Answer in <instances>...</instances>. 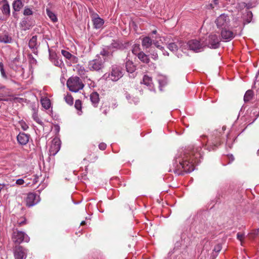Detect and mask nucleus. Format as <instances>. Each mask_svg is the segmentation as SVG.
I'll return each mask as SVG.
<instances>
[{
	"mask_svg": "<svg viewBox=\"0 0 259 259\" xmlns=\"http://www.w3.org/2000/svg\"><path fill=\"white\" fill-rule=\"evenodd\" d=\"M201 148L190 147L179 151L176 157L174 170L175 173L182 174V171L189 173L194 169V163H198L202 157Z\"/></svg>",
	"mask_w": 259,
	"mask_h": 259,
	"instance_id": "1",
	"label": "nucleus"
},
{
	"mask_svg": "<svg viewBox=\"0 0 259 259\" xmlns=\"http://www.w3.org/2000/svg\"><path fill=\"white\" fill-rule=\"evenodd\" d=\"M67 86L70 91L76 93L83 89L84 84L79 77L72 76L68 79Z\"/></svg>",
	"mask_w": 259,
	"mask_h": 259,
	"instance_id": "2",
	"label": "nucleus"
},
{
	"mask_svg": "<svg viewBox=\"0 0 259 259\" xmlns=\"http://www.w3.org/2000/svg\"><path fill=\"white\" fill-rule=\"evenodd\" d=\"M105 62V58L97 55L95 59L89 62L88 68L91 71H99L104 67Z\"/></svg>",
	"mask_w": 259,
	"mask_h": 259,
	"instance_id": "3",
	"label": "nucleus"
},
{
	"mask_svg": "<svg viewBox=\"0 0 259 259\" xmlns=\"http://www.w3.org/2000/svg\"><path fill=\"white\" fill-rule=\"evenodd\" d=\"M122 68L118 66H112L110 73H106L104 77L106 80L116 81L123 76Z\"/></svg>",
	"mask_w": 259,
	"mask_h": 259,
	"instance_id": "4",
	"label": "nucleus"
},
{
	"mask_svg": "<svg viewBox=\"0 0 259 259\" xmlns=\"http://www.w3.org/2000/svg\"><path fill=\"white\" fill-rule=\"evenodd\" d=\"M12 239L16 243L20 244L22 242H28L30 238L24 232L20 231L17 229L13 230Z\"/></svg>",
	"mask_w": 259,
	"mask_h": 259,
	"instance_id": "5",
	"label": "nucleus"
},
{
	"mask_svg": "<svg viewBox=\"0 0 259 259\" xmlns=\"http://www.w3.org/2000/svg\"><path fill=\"white\" fill-rule=\"evenodd\" d=\"M188 46L190 50L195 52H199L203 50L206 47V44H204V41H199L197 39H192L189 40L187 43Z\"/></svg>",
	"mask_w": 259,
	"mask_h": 259,
	"instance_id": "6",
	"label": "nucleus"
},
{
	"mask_svg": "<svg viewBox=\"0 0 259 259\" xmlns=\"http://www.w3.org/2000/svg\"><path fill=\"white\" fill-rule=\"evenodd\" d=\"M230 20L228 15L222 14L215 20V23L218 28L223 29L228 27L230 25Z\"/></svg>",
	"mask_w": 259,
	"mask_h": 259,
	"instance_id": "7",
	"label": "nucleus"
},
{
	"mask_svg": "<svg viewBox=\"0 0 259 259\" xmlns=\"http://www.w3.org/2000/svg\"><path fill=\"white\" fill-rule=\"evenodd\" d=\"M204 41V44H206V47L211 49H217L220 47V39L219 37L215 34H210L208 38Z\"/></svg>",
	"mask_w": 259,
	"mask_h": 259,
	"instance_id": "8",
	"label": "nucleus"
},
{
	"mask_svg": "<svg viewBox=\"0 0 259 259\" xmlns=\"http://www.w3.org/2000/svg\"><path fill=\"white\" fill-rule=\"evenodd\" d=\"M27 254V250L22 246H16L14 249V255L15 259H25Z\"/></svg>",
	"mask_w": 259,
	"mask_h": 259,
	"instance_id": "9",
	"label": "nucleus"
},
{
	"mask_svg": "<svg viewBox=\"0 0 259 259\" xmlns=\"http://www.w3.org/2000/svg\"><path fill=\"white\" fill-rule=\"evenodd\" d=\"M39 201L40 198L38 195L34 193H30L27 196L26 203L27 206L31 207L36 204Z\"/></svg>",
	"mask_w": 259,
	"mask_h": 259,
	"instance_id": "10",
	"label": "nucleus"
},
{
	"mask_svg": "<svg viewBox=\"0 0 259 259\" xmlns=\"http://www.w3.org/2000/svg\"><path fill=\"white\" fill-rule=\"evenodd\" d=\"M221 35L224 41H229L235 37V34L232 31L225 28L222 29Z\"/></svg>",
	"mask_w": 259,
	"mask_h": 259,
	"instance_id": "11",
	"label": "nucleus"
},
{
	"mask_svg": "<svg viewBox=\"0 0 259 259\" xmlns=\"http://www.w3.org/2000/svg\"><path fill=\"white\" fill-rule=\"evenodd\" d=\"M60 149V143L58 140L54 139L49 150L51 155H55Z\"/></svg>",
	"mask_w": 259,
	"mask_h": 259,
	"instance_id": "12",
	"label": "nucleus"
},
{
	"mask_svg": "<svg viewBox=\"0 0 259 259\" xmlns=\"http://www.w3.org/2000/svg\"><path fill=\"white\" fill-rule=\"evenodd\" d=\"M30 136L24 133H20L17 137L18 142L22 145L27 144L29 141Z\"/></svg>",
	"mask_w": 259,
	"mask_h": 259,
	"instance_id": "13",
	"label": "nucleus"
},
{
	"mask_svg": "<svg viewBox=\"0 0 259 259\" xmlns=\"http://www.w3.org/2000/svg\"><path fill=\"white\" fill-rule=\"evenodd\" d=\"M1 4L2 6L1 10L3 14L5 15H10V6L7 0H3L2 1Z\"/></svg>",
	"mask_w": 259,
	"mask_h": 259,
	"instance_id": "14",
	"label": "nucleus"
},
{
	"mask_svg": "<svg viewBox=\"0 0 259 259\" xmlns=\"http://www.w3.org/2000/svg\"><path fill=\"white\" fill-rule=\"evenodd\" d=\"M220 144V140L219 137H215V139H212L211 142L207 144V149L209 151L214 150L218 145Z\"/></svg>",
	"mask_w": 259,
	"mask_h": 259,
	"instance_id": "15",
	"label": "nucleus"
},
{
	"mask_svg": "<svg viewBox=\"0 0 259 259\" xmlns=\"http://www.w3.org/2000/svg\"><path fill=\"white\" fill-rule=\"evenodd\" d=\"M125 67L127 72L131 73H133L136 69V66L134 64L133 61L127 58H126Z\"/></svg>",
	"mask_w": 259,
	"mask_h": 259,
	"instance_id": "16",
	"label": "nucleus"
},
{
	"mask_svg": "<svg viewBox=\"0 0 259 259\" xmlns=\"http://www.w3.org/2000/svg\"><path fill=\"white\" fill-rule=\"evenodd\" d=\"M39 177L33 175L30 179L25 178V183L27 186H32L36 184L38 181Z\"/></svg>",
	"mask_w": 259,
	"mask_h": 259,
	"instance_id": "17",
	"label": "nucleus"
},
{
	"mask_svg": "<svg viewBox=\"0 0 259 259\" xmlns=\"http://www.w3.org/2000/svg\"><path fill=\"white\" fill-rule=\"evenodd\" d=\"M51 61L54 64L58 67H62L63 65V62L61 60L57 58L56 54H50Z\"/></svg>",
	"mask_w": 259,
	"mask_h": 259,
	"instance_id": "18",
	"label": "nucleus"
},
{
	"mask_svg": "<svg viewBox=\"0 0 259 259\" xmlns=\"http://www.w3.org/2000/svg\"><path fill=\"white\" fill-rule=\"evenodd\" d=\"M12 37L7 32H4L0 33V42L9 44L11 42Z\"/></svg>",
	"mask_w": 259,
	"mask_h": 259,
	"instance_id": "19",
	"label": "nucleus"
},
{
	"mask_svg": "<svg viewBox=\"0 0 259 259\" xmlns=\"http://www.w3.org/2000/svg\"><path fill=\"white\" fill-rule=\"evenodd\" d=\"M93 22L95 28L96 29L100 28L103 25L104 21L103 19L100 18L98 15L96 17H94L93 19Z\"/></svg>",
	"mask_w": 259,
	"mask_h": 259,
	"instance_id": "20",
	"label": "nucleus"
},
{
	"mask_svg": "<svg viewBox=\"0 0 259 259\" xmlns=\"http://www.w3.org/2000/svg\"><path fill=\"white\" fill-rule=\"evenodd\" d=\"M12 6L14 11L19 12L23 7L24 4L22 0H15L13 2Z\"/></svg>",
	"mask_w": 259,
	"mask_h": 259,
	"instance_id": "21",
	"label": "nucleus"
},
{
	"mask_svg": "<svg viewBox=\"0 0 259 259\" xmlns=\"http://www.w3.org/2000/svg\"><path fill=\"white\" fill-rule=\"evenodd\" d=\"M152 41L153 40L150 37L145 36L142 39V45L143 48L148 49L152 46Z\"/></svg>",
	"mask_w": 259,
	"mask_h": 259,
	"instance_id": "22",
	"label": "nucleus"
},
{
	"mask_svg": "<svg viewBox=\"0 0 259 259\" xmlns=\"http://www.w3.org/2000/svg\"><path fill=\"white\" fill-rule=\"evenodd\" d=\"M90 100L94 107H97L99 102V95L97 92H93L90 95Z\"/></svg>",
	"mask_w": 259,
	"mask_h": 259,
	"instance_id": "23",
	"label": "nucleus"
},
{
	"mask_svg": "<svg viewBox=\"0 0 259 259\" xmlns=\"http://www.w3.org/2000/svg\"><path fill=\"white\" fill-rule=\"evenodd\" d=\"M29 47L33 52L36 50L38 45L37 43L36 36H33L29 41Z\"/></svg>",
	"mask_w": 259,
	"mask_h": 259,
	"instance_id": "24",
	"label": "nucleus"
},
{
	"mask_svg": "<svg viewBox=\"0 0 259 259\" xmlns=\"http://www.w3.org/2000/svg\"><path fill=\"white\" fill-rule=\"evenodd\" d=\"M138 57L139 60L144 63H148L150 59L148 56L146 55L143 52H140L138 55Z\"/></svg>",
	"mask_w": 259,
	"mask_h": 259,
	"instance_id": "25",
	"label": "nucleus"
},
{
	"mask_svg": "<svg viewBox=\"0 0 259 259\" xmlns=\"http://www.w3.org/2000/svg\"><path fill=\"white\" fill-rule=\"evenodd\" d=\"M46 13L48 15V16L49 17V18L51 20V21L55 23L58 21V18L57 17L56 15L51 10L47 8L46 9Z\"/></svg>",
	"mask_w": 259,
	"mask_h": 259,
	"instance_id": "26",
	"label": "nucleus"
},
{
	"mask_svg": "<svg viewBox=\"0 0 259 259\" xmlns=\"http://www.w3.org/2000/svg\"><path fill=\"white\" fill-rule=\"evenodd\" d=\"M41 103L42 106L46 109H49L51 107L50 100L47 98L41 99Z\"/></svg>",
	"mask_w": 259,
	"mask_h": 259,
	"instance_id": "27",
	"label": "nucleus"
},
{
	"mask_svg": "<svg viewBox=\"0 0 259 259\" xmlns=\"http://www.w3.org/2000/svg\"><path fill=\"white\" fill-rule=\"evenodd\" d=\"M143 83L146 85L147 86H149L150 87H152V82L151 77H149L147 75H145L143 76Z\"/></svg>",
	"mask_w": 259,
	"mask_h": 259,
	"instance_id": "28",
	"label": "nucleus"
},
{
	"mask_svg": "<svg viewBox=\"0 0 259 259\" xmlns=\"http://www.w3.org/2000/svg\"><path fill=\"white\" fill-rule=\"evenodd\" d=\"M253 96V92L251 90H248L246 92L244 96V100L245 102L250 101Z\"/></svg>",
	"mask_w": 259,
	"mask_h": 259,
	"instance_id": "29",
	"label": "nucleus"
},
{
	"mask_svg": "<svg viewBox=\"0 0 259 259\" xmlns=\"http://www.w3.org/2000/svg\"><path fill=\"white\" fill-rule=\"evenodd\" d=\"M126 98L128 100V102L131 104H136L139 102V99L137 97H132L130 95H126Z\"/></svg>",
	"mask_w": 259,
	"mask_h": 259,
	"instance_id": "30",
	"label": "nucleus"
},
{
	"mask_svg": "<svg viewBox=\"0 0 259 259\" xmlns=\"http://www.w3.org/2000/svg\"><path fill=\"white\" fill-rule=\"evenodd\" d=\"M74 107L76 109V110H78V114L81 115V114L82 113V111H81L82 104H81V101L80 100H76L75 101Z\"/></svg>",
	"mask_w": 259,
	"mask_h": 259,
	"instance_id": "31",
	"label": "nucleus"
},
{
	"mask_svg": "<svg viewBox=\"0 0 259 259\" xmlns=\"http://www.w3.org/2000/svg\"><path fill=\"white\" fill-rule=\"evenodd\" d=\"M168 49L172 51L175 52L178 49V46L176 44L175 42H169L167 46Z\"/></svg>",
	"mask_w": 259,
	"mask_h": 259,
	"instance_id": "32",
	"label": "nucleus"
},
{
	"mask_svg": "<svg viewBox=\"0 0 259 259\" xmlns=\"http://www.w3.org/2000/svg\"><path fill=\"white\" fill-rule=\"evenodd\" d=\"M65 102L69 105H72L73 104V98L71 95L67 94L64 97Z\"/></svg>",
	"mask_w": 259,
	"mask_h": 259,
	"instance_id": "33",
	"label": "nucleus"
},
{
	"mask_svg": "<svg viewBox=\"0 0 259 259\" xmlns=\"http://www.w3.org/2000/svg\"><path fill=\"white\" fill-rule=\"evenodd\" d=\"M140 47L139 44H135L133 46L132 52L138 56V54L140 52Z\"/></svg>",
	"mask_w": 259,
	"mask_h": 259,
	"instance_id": "34",
	"label": "nucleus"
},
{
	"mask_svg": "<svg viewBox=\"0 0 259 259\" xmlns=\"http://www.w3.org/2000/svg\"><path fill=\"white\" fill-rule=\"evenodd\" d=\"M0 71L1 75L4 78L8 79V76L5 71L4 66L2 62H0Z\"/></svg>",
	"mask_w": 259,
	"mask_h": 259,
	"instance_id": "35",
	"label": "nucleus"
},
{
	"mask_svg": "<svg viewBox=\"0 0 259 259\" xmlns=\"http://www.w3.org/2000/svg\"><path fill=\"white\" fill-rule=\"evenodd\" d=\"M32 118L37 123L41 125L42 124V122L40 120L38 116L37 112L35 110L33 111Z\"/></svg>",
	"mask_w": 259,
	"mask_h": 259,
	"instance_id": "36",
	"label": "nucleus"
},
{
	"mask_svg": "<svg viewBox=\"0 0 259 259\" xmlns=\"http://www.w3.org/2000/svg\"><path fill=\"white\" fill-rule=\"evenodd\" d=\"M33 14L32 10L28 7H25L23 11V15L25 16H30Z\"/></svg>",
	"mask_w": 259,
	"mask_h": 259,
	"instance_id": "37",
	"label": "nucleus"
},
{
	"mask_svg": "<svg viewBox=\"0 0 259 259\" xmlns=\"http://www.w3.org/2000/svg\"><path fill=\"white\" fill-rule=\"evenodd\" d=\"M61 53L66 59H69L70 58H71L72 54L67 51L62 50L61 51Z\"/></svg>",
	"mask_w": 259,
	"mask_h": 259,
	"instance_id": "38",
	"label": "nucleus"
},
{
	"mask_svg": "<svg viewBox=\"0 0 259 259\" xmlns=\"http://www.w3.org/2000/svg\"><path fill=\"white\" fill-rule=\"evenodd\" d=\"M21 25L25 28H29L30 25L27 24V18H23L21 22Z\"/></svg>",
	"mask_w": 259,
	"mask_h": 259,
	"instance_id": "39",
	"label": "nucleus"
},
{
	"mask_svg": "<svg viewBox=\"0 0 259 259\" xmlns=\"http://www.w3.org/2000/svg\"><path fill=\"white\" fill-rule=\"evenodd\" d=\"M99 55L101 57H103L105 58V57H108L110 55V53L107 50L103 49L102 51H101Z\"/></svg>",
	"mask_w": 259,
	"mask_h": 259,
	"instance_id": "40",
	"label": "nucleus"
},
{
	"mask_svg": "<svg viewBox=\"0 0 259 259\" xmlns=\"http://www.w3.org/2000/svg\"><path fill=\"white\" fill-rule=\"evenodd\" d=\"M152 44H153L157 48L159 49V50H164V47L159 44L158 40H153Z\"/></svg>",
	"mask_w": 259,
	"mask_h": 259,
	"instance_id": "41",
	"label": "nucleus"
},
{
	"mask_svg": "<svg viewBox=\"0 0 259 259\" xmlns=\"http://www.w3.org/2000/svg\"><path fill=\"white\" fill-rule=\"evenodd\" d=\"M218 1H219L218 0H213V4L211 3V4H209L207 6V8L211 9H213L214 8V6L218 5Z\"/></svg>",
	"mask_w": 259,
	"mask_h": 259,
	"instance_id": "42",
	"label": "nucleus"
},
{
	"mask_svg": "<svg viewBox=\"0 0 259 259\" xmlns=\"http://www.w3.org/2000/svg\"><path fill=\"white\" fill-rule=\"evenodd\" d=\"M259 233V230H255L252 233H251L249 237L250 239H253L255 236H257Z\"/></svg>",
	"mask_w": 259,
	"mask_h": 259,
	"instance_id": "43",
	"label": "nucleus"
},
{
	"mask_svg": "<svg viewBox=\"0 0 259 259\" xmlns=\"http://www.w3.org/2000/svg\"><path fill=\"white\" fill-rule=\"evenodd\" d=\"M20 123L22 128L24 131L27 130V128H28V126L25 123V122L24 121H21L20 122Z\"/></svg>",
	"mask_w": 259,
	"mask_h": 259,
	"instance_id": "44",
	"label": "nucleus"
},
{
	"mask_svg": "<svg viewBox=\"0 0 259 259\" xmlns=\"http://www.w3.org/2000/svg\"><path fill=\"white\" fill-rule=\"evenodd\" d=\"M246 14H247V17H248L247 22V23H249L251 21V18L252 17V14L251 12L247 11L246 13Z\"/></svg>",
	"mask_w": 259,
	"mask_h": 259,
	"instance_id": "45",
	"label": "nucleus"
},
{
	"mask_svg": "<svg viewBox=\"0 0 259 259\" xmlns=\"http://www.w3.org/2000/svg\"><path fill=\"white\" fill-rule=\"evenodd\" d=\"M237 239L241 241V243L242 244V240L244 238V235L240 233H237Z\"/></svg>",
	"mask_w": 259,
	"mask_h": 259,
	"instance_id": "46",
	"label": "nucleus"
},
{
	"mask_svg": "<svg viewBox=\"0 0 259 259\" xmlns=\"http://www.w3.org/2000/svg\"><path fill=\"white\" fill-rule=\"evenodd\" d=\"M24 183H25V180H24L22 179H18L16 182V184L18 185H21L24 184Z\"/></svg>",
	"mask_w": 259,
	"mask_h": 259,
	"instance_id": "47",
	"label": "nucleus"
},
{
	"mask_svg": "<svg viewBox=\"0 0 259 259\" xmlns=\"http://www.w3.org/2000/svg\"><path fill=\"white\" fill-rule=\"evenodd\" d=\"M73 63H76L78 61V58L72 55L71 58L69 59Z\"/></svg>",
	"mask_w": 259,
	"mask_h": 259,
	"instance_id": "48",
	"label": "nucleus"
},
{
	"mask_svg": "<svg viewBox=\"0 0 259 259\" xmlns=\"http://www.w3.org/2000/svg\"><path fill=\"white\" fill-rule=\"evenodd\" d=\"M99 148L100 150H104L106 148V144L104 143H101L99 145Z\"/></svg>",
	"mask_w": 259,
	"mask_h": 259,
	"instance_id": "49",
	"label": "nucleus"
},
{
	"mask_svg": "<svg viewBox=\"0 0 259 259\" xmlns=\"http://www.w3.org/2000/svg\"><path fill=\"white\" fill-rule=\"evenodd\" d=\"M17 224H18V226H20L23 225L24 224H26V219L24 218L22 220V221H18Z\"/></svg>",
	"mask_w": 259,
	"mask_h": 259,
	"instance_id": "50",
	"label": "nucleus"
},
{
	"mask_svg": "<svg viewBox=\"0 0 259 259\" xmlns=\"http://www.w3.org/2000/svg\"><path fill=\"white\" fill-rule=\"evenodd\" d=\"M111 47L112 48H117V49L120 48L119 45L118 44H117L115 42L112 43Z\"/></svg>",
	"mask_w": 259,
	"mask_h": 259,
	"instance_id": "51",
	"label": "nucleus"
},
{
	"mask_svg": "<svg viewBox=\"0 0 259 259\" xmlns=\"http://www.w3.org/2000/svg\"><path fill=\"white\" fill-rule=\"evenodd\" d=\"M221 247L220 245H218L217 246H215L214 248V251L216 252H219L221 250Z\"/></svg>",
	"mask_w": 259,
	"mask_h": 259,
	"instance_id": "52",
	"label": "nucleus"
},
{
	"mask_svg": "<svg viewBox=\"0 0 259 259\" xmlns=\"http://www.w3.org/2000/svg\"><path fill=\"white\" fill-rule=\"evenodd\" d=\"M152 58L153 59H154V60L157 59V58H158V55H157V53H154L153 54H152Z\"/></svg>",
	"mask_w": 259,
	"mask_h": 259,
	"instance_id": "53",
	"label": "nucleus"
},
{
	"mask_svg": "<svg viewBox=\"0 0 259 259\" xmlns=\"http://www.w3.org/2000/svg\"><path fill=\"white\" fill-rule=\"evenodd\" d=\"M161 50L162 51L163 54L164 55H166V56H168L169 55L168 53L166 51H165L164 49V50Z\"/></svg>",
	"mask_w": 259,
	"mask_h": 259,
	"instance_id": "54",
	"label": "nucleus"
},
{
	"mask_svg": "<svg viewBox=\"0 0 259 259\" xmlns=\"http://www.w3.org/2000/svg\"><path fill=\"white\" fill-rule=\"evenodd\" d=\"M152 33L154 34H157V30H153L152 31Z\"/></svg>",
	"mask_w": 259,
	"mask_h": 259,
	"instance_id": "55",
	"label": "nucleus"
},
{
	"mask_svg": "<svg viewBox=\"0 0 259 259\" xmlns=\"http://www.w3.org/2000/svg\"><path fill=\"white\" fill-rule=\"evenodd\" d=\"M85 224V221H82L81 223H80V225H83Z\"/></svg>",
	"mask_w": 259,
	"mask_h": 259,
	"instance_id": "56",
	"label": "nucleus"
},
{
	"mask_svg": "<svg viewBox=\"0 0 259 259\" xmlns=\"http://www.w3.org/2000/svg\"><path fill=\"white\" fill-rule=\"evenodd\" d=\"M160 38V36L159 34L157 35L156 36V38Z\"/></svg>",
	"mask_w": 259,
	"mask_h": 259,
	"instance_id": "57",
	"label": "nucleus"
},
{
	"mask_svg": "<svg viewBox=\"0 0 259 259\" xmlns=\"http://www.w3.org/2000/svg\"><path fill=\"white\" fill-rule=\"evenodd\" d=\"M226 129L225 127L223 126V128H222V130L223 131H225Z\"/></svg>",
	"mask_w": 259,
	"mask_h": 259,
	"instance_id": "58",
	"label": "nucleus"
},
{
	"mask_svg": "<svg viewBox=\"0 0 259 259\" xmlns=\"http://www.w3.org/2000/svg\"><path fill=\"white\" fill-rule=\"evenodd\" d=\"M256 119V118H254V120H253V121L251 122V123L253 122Z\"/></svg>",
	"mask_w": 259,
	"mask_h": 259,
	"instance_id": "59",
	"label": "nucleus"
},
{
	"mask_svg": "<svg viewBox=\"0 0 259 259\" xmlns=\"http://www.w3.org/2000/svg\"><path fill=\"white\" fill-rule=\"evenodd\" d=\"M257 154H258V155H259V149L257 151Z\"/></svg>",
	"mask_w": 259,
	"mask_h": 259,
	"instance_id": "60",
	"label": "nucleus"
},
{
	"mask_svg": "<svg viewBox=\"0 0 259 259\" xmlns=\"http://www.w3.org/2000/svg\"><path fill=\"white\" fill-rule=\"evenodd\" d=\"M104 113L105 114H106V111H104Z\"/></svg>",
	"mask_w": 259,
	"mask_h": 259,
	"instance_id": "61",
	"label": "nucleus"
}]
</instances>
